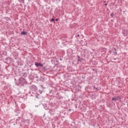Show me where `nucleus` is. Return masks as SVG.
<instances>
[{"mask_svg":"<svg viewBox=\"0 0 128 128\" xmlns=\"http://www.w3.org/2000/svg\"><path fill=\"white\" fill-rule=\"evenodd\" d=\"M26 34H28V32H24V31H23L21 32V34L22 36H26Z\"/></svg>","mask_w":128,"mask_h":128,"instance_id":"nucleus-15","label":"nucleus"},{"mask_svg":"<svg viewBox=\"0 0 128 128\" xmlns=\"http://www.w3.org/2000/svg\"><path fill=\"white\" fill-rule=\"evenodd\" d=\"M110 17H111V18H114V14L112 12V13L110 14Z\"/></svg>","mask_w":128,"mask_h":128,"instance_id":"nucleus-23","label":"nucleus"},{"mask_svg":"<svg viewBox=\"0 0 128 128\" xmlns=\"http://www.w3.org/2000/svg\"><path fill=\"white\" fill-rule=\"evenodd\" d=\"M35 98H40V94H37L35 96Z\"/></svg>","mask_w":128,"mask_h":128,"instance_id":"nucleus-19","label":"nucleus"},{"mask_svg":"<svg viewBox=\"0 0 128 128\" xmlns=\"http://www.w3.org/2000/svg\"><path fill=\"white\" fill-rule=\"evenodd\" d=\"M5 62V64H6V62Z\"/></svg>","mask_w":128,"mask_h":128,"instance_id":"nucleus-41","label":"nucleus"},{"mask_svg":"<svg viewBox=\"0 0 128 128\" xmlns=\"http://www.w3.org/2000/svg\"><path fill=\"white\" fill-rule=\"evenodd\" d=\"M56 22H58V18H56Z\"/></svg>","mask_w":128,"mask_h":128,"instance_id":"nucleus-32","label":"nucleus"},{"mask_svg":"<svg viewBox=\"0 0 128 128\" xmlns=\"http://www.w3.org/2000/svg\"><path fill=\"white\" fill-rule=\"evenodd\" d=\"M51 22H54V18H52L51 19Z\"/></svg>","mask_w":128,"mask_h":128,"instance_id":"nucleus-29","label":"nucleus"},{"mask_svg":"<svg viewBox=\"0 0 128 128\" xmlns=\"http://www.w3.org/2000/svg\"><path fill=\"white\" fill-rule=\"evenodd\" d=\"M30 94H32V92H29L27 94V95L28 96H30Z\"/></svg>","mask_w":128,"mask_h":128,"instance_id":"nucleus-21","label":"nucleus"},{"mask_svg":"<svg viewBox=\"0 0 128 128\" xmlns=\"http://www.w3.org/2000/svg\"><path fill=\"white\" fill-rule=\"evenodd\" d=\"M72 110V109H68V112H70Z\"/></svg>","mask_w":128,"mask_h":128,"instance_id":"nucleus-34","label":"nucleus"},{"mask_svg":"<svg viewBox=\"0 0 128 128\" xmlns=\"http://www.w3.org/2000/svg\"><path fill=\"white\" fill-rule=\"evenodd\" d=\"M122 100V98L120 96H118L116 98L114 96V98H112V100L114 102H116V100Z\"/></svg>","mask_w":128,"mask_h":128,"instance_id":"nucleus-5","label":"nucleus"},{"mask_svg":"<svg viewBox=\"0 0 128 128\" xmlns=\"http://www.w3.org/2000/svg\"><path fill=\"white\" fill-rule=\"evenodd\" d=\"M20 2H24V0H18Z\"/></svg>","mask_w":128,"mask_h":128,"instance_id":"nucleus-22","label":"nucleus"},{"mask_svg":"<svg viewBox=\"0 0 128 128\" xmlns=\"http://www.w3.org/2000/svg\"><path fill=\"white\" fill-rule=\"evenodd\" d=\"M2 54H3L4 56H6V52H2Z\"/></svg>","mask_w":128,"mask_h":128,"instance_id":"nucleus-24","label":"nucleus"},{"mask_svg":"<svg viewBox=\"0 0 128 128\" xmlns=\"http://www.w3.org/2000/svg\"><path fill=\"white\" fill-rule=\"evenodd\" d=\"M36 78H38V76H36Z\"/></svg>","mask_w":128,"mask_h":128,"instance_id":"nucleus-37","label":"nucleus"},{"mask_svg":"<svg viewBox=\"0 0 128 128\" xmlns=\"http://www.w3.org/2000/svg\"><path fill=\"white\" fill-rule=\"evenodd\" d=\"M19 84H21L22 86H24V84H28V81L24 78H20L18 79Z\"/></svg>","mask_w":128,"mask_h":128,"instance_id":"nucleus-1","label":"nucleus"},{"mask_svg":"<svg viewBox=\"0 0 128 128\" xmlns=\"http://www.w3.org/2000/svg\"><path fill=\"white\" fill-rule=\"evenodd\" d=\"M34 64L36 68H41L42 66H44V64L40 62H35Z\"/></svg>","mask_w":128,"mask_h":128,"instance_id":"nucleus-4","label":"nucleus"},{"mask_svg":"<svg viewBox=\"0 0 128 128\" xmlns=\"http://www.w3.org/2000/svg\"><path fill=\"white\" fill-rule=\"evenodd\" d=\"M51 62H52V64H54V60H51Z\"/></svg>","mask_w":128,"mask_h":128,"instance_id":"nucleus-27","label":"nucleus"},{"mask_svg":"<svg viewBox=\"0 0 128 128\" xmlns=\"http://www.w3.org/2000/svg\"><path fill=\"white\" fill-rule=\"evenodd\" d=\"M106 6H108V4H104Z\"/></svg>","mask_w":128,"mask_h":128,"instance_id":"nucleus-36","label":"nucleus"},{"mask_svg":"<svg viewBox=\"0 0 128 128\" xmlns=\"http://www.w3.org/2000/svg\"><path fill=\"white\" fill-rule=\"evenodd\" d=\"M114 56H116L118 54V52H116V48H114Z\"/></svg>","mask_w":128,"mask_h":128,"instance_id":"nucleus-16","label":"nucleus"},{"mask_svg":"<svg viewBox=\"0 0 128 128\" xmlns=\"http://www.w3.org/2000/svg\"><path fill=\"white\" fill-rule=\"evenodd\" d=\"M94 88H96V90H100V88L94 87Z\"/></svg>","mask_w":128,"mask_h":128,"instance_id":"nucleus-20","label":"nucleus"},{"mask_svg":"<svg viewBox=\"0 0 128 128\" xmlns=\"http://www.w3.org/2000/svg\"><path fill=\"white\" fill-rule=\"evenodd\" d=\"M53 92H54V90H51L50 91V94H54Z\"/></svg>","mask_w":128,"mask_h":128,"instance_id":"nucleus-26","label":"nucleus"},{"mask_svg":"<svg viewBox=\"0 0 128 128\" xmlns=\"http://www.w3.org/2000/svg\"><path fill=\"white\" fill-rule=\"evenodd\" d=\"M29 96H34L32 94H30Z\"/></svg>","mask_w":128,"mask_h":128,"instance_id":"nucleus-30","label":"nucleus"},{"mask_svg":"<svg viewBox=\"0 0 128 128\" xmlns=\"http://www.w3.org/2000/svg\"><path fill=\"white\" fill-rule=\"evenodd\" d=\"M73 122V124H76V122Z\"/></svg>","mask_w":128,"mask_h":128,"instance_id":"nucleus-39","label":"nucleus"},{"mask_svg":"<svg viewBox=\"0 0 128 128\" xmlns=\"http://www.w3.org/2000/svg\"><path fill=\"white\" fill-rule=\"evenodd\" d=\"M60 60H62V58H60Z\"/></svg>","mask_w":128,"mask_h":128,"instance_id":"nucleus-35","label":"nucleus"},{"mask_svg":"<svg viewBox=\"0 0 128 128\" xmlns=\"http://www.w3.org/2000/svg\"><path fill=\"white\" fill-rule=\"evenodd\" d=\"M24 68H26V70H27L28 71L29 70V69H28V66H24Z\"/></svg>","mask_w":128,"mask_h":128,"instance_id":"nucleus-25","label":"nucleus"},{"mask_svg":"<svg viewBox=\"0 0 128 128\" xmlns=\"http://www.w3.org/2000/svg\"><path fill=\"white\" fill-rule=\"evenodd\" d=\"M36 82H42V77H40V79H38V78L37 79H36Z\"/></svg>","mask_w":128,"mask_h":128,"instance_id":"nucleus-17","label":"nucleus"},{"mask_svg":"<svg viewBox=\"0 0 128 128\" xmlns=\"http://www.w3.org/2000/svg\"><path fill=\"white\" fill-rule=\"evenodd\" d=\"M18 94L19 95V96H20V98H24V93H22L21 92H19L18 93Z\"/></svg>","mask_w":128,"mask_h":128,"instance_id":"nucleus-14","label":"nucleus"},{"mask_svg":"<svg viewBox=\"0 0 128 128\" xmlns=\"http://www.w3.org/2000/svg\"><path fill=\"white\" fill-rule=\"evenodd\" d=\"M27 65L29 68H32L34 66V62H27Z\"/></svg>","mask_w":128,"mask_h":128,"instance_id":"nucleus-9","label":"nucleus"},{"mask_svg":"<svg viewBox=\"0 0 128 128\" xmlns=\"http://www.w3.org/2000/svg\"><path fill=\"white\" fill-rule=\"evenodd\" d=\"M56 98L58 100H62V98H64V97H62L60 94H57V96H56Z\"/></svg>","mask_w":128,"mask_h":128,"instance_id":"nucleus-10","label":"nucleus"},{"mask_svg":"<svg viewBox=\"0 0 128 128\" xmlns=\"http://www.w3.org/2000/svg\"><path fill=\"white\" fill-rule=\"evenodd\" d=\"M21 76H22L23 78H26L28 76V73L24 72H22V74H20Z\"/></svg>","mask_w":128,"mask_h":128,"instance_id":"nucleus-12","label":"nucleus"},{"mask_svg":"<svg viewBox=\"0 0 128 128\" xmlns=\"http://www.w3.org/2000/svg\"><path fill=\"white\" fill-rule=\"evenodd\" d=\"M77 58H78V62H82V60H84L82 58H80V57L78 56H77Z\"/></svg>","mask_w":128,"mask_h":128,"instance_id":"nucleus-13","label":"nucleus"},{"mask_svg":"<svg viewBox=\"0 0 128 128\" xmlns=\"http://www.w3.org/2000/svg\"><path fill=\"white\" fill-rule=\"evenodd\" d=\"M46 88L44 86L41 85L40 86L39 90H38V92L40 94H42V92H44V90Z\"/></svg>","mask_w":128,"mask_h":128,"instance_id":"nucleus-3","label":"nucleus"},{"mask_svg":"<svg viewBox=\"0 0 128 128\" xmlns=\"http://www.w3.org/2000/svg\"><path fill=\"white\" fill-rule=\"evenodd\" d=\"M40 70H42V72H46V66H43L40 68Z\"/></svg>","mask_w":128,"mask_h":128,"instance_id":"nucleus-7","label":"nucleus"},{"mask_svg":"<svg viewBox=\"0 0 128 128\" xmlns=\"http://www.w3.org/2000/svg\"><path fill=\"white\" fill-rule=\"evenodd\" d=\"M92 70H94V72H96V74L98 73V71L96 70V69H92Z\"/></svg>","mask_w":128,"mask_h":128,"instance_id":"nucleus-28","label":"nucleus"},{"mask_svg":"<svg viewBox=\"0 0 128 128\" xmlns=\"http://www.w3.org/2000/svg\"><path fill=\"white\" fill-rule=\"evenodd\" d=\"M42 106H43L44 110H48V104H42Z\"/></svg>","mask_w":128,"mask_h":128,"instance_id":"nucleus-11","label":"nucleus"},{"mask_svg":"<svg viewBox=\"0 0 128 128\" xmlns=\"http://www.w3.org/2000/svg\"><path fill=\"white\" fill-rule=\"evenodd\" d=\"M6 60L7 62H8V60H10V58L8 57L6 58Z\"/></svg>","mask_w":128,"mask_h":128,"instance_id":"nucleus-18","label":"nucleus"},{"mask_svg":"<svg viewBox=\"0 0 128 128\" xmlns=\"http://www.w3.org/2000/svg\"><path fill=\"white\" fill-rule=\"evenodd\" d=\"M30 90L32 92V94H34V92H38V86H36V85H32L30 86Z\"/></svg>","mask_w":128,"mask_h":128,"instance_id":"nucleus-2","label":"nucleus"},{"mask_svg":"<svg viewBox=\"0 0 128 128\" xmlns=\"http://www.w3.org/2000/svg\"><path fill=\"white\" fill-rule=\"evenodd\" d=\"M78 36H80V34H78L77 36H76V38H78Z\"/></svg>","mask_w":128,"mask_h":128,"instance_id":"nucleus-31","label":"nucleus"},{"mask_svg":"<svg viewBox=\"0 0 128 128\" xmlns=\"http://www.w3.org/2000/svg\"><path fill=\"white\" fill-rule=\"evenodd\" d=\"M94 100H96V97L94 98Z\"/></svg>","mask_w":128,"mask_h":128,"instance_id":"nucleus-40","label":"nucleus"},{"mask_svg":"<svg viewBox=\"0 0 128 128\" xmlns=\"http://www.w3.org/2000/svg\"><path fill=\"white\" fill-rule=\"evenodd\" d=\"M114 60H116V58H114Z\"/></svg>","mask_w":128,"mask_h":128,"instance_id":"nucleus-38","label":"nucleus"},{"mask_svg":"<svg viewBox=\"0 0 128 128\" xmlns=\"http://www.w3.org/2000/svg\"><path fill=\"white\" fill-rule=\"evenodd\" d=\"M104 2H106V1H104Z\"/></svg>","mask_w":128,"mask_h":128,"instance_id":"nucleus-42","label":"nucleus"},{"mask_svg":"<svg viewBox=\"0 0 128 128\" xmlns=\"http://www.w3.org/2000/svg\"><path fill=\"white\" fill-rule=\"evenodd\" d=\"M22 123L24 124H25V126H28V124H30V121L28 120H23L22 121Z\"/></svg>","mask_w":128,"mask_h":128,"instance_id":"nucleus-6","label":"nucleus"},{"mask_svg":"<svg viewBox=\"0 0 128 128\" xmlns=\"http://www.w3.org/2000/svg\"><path fill=\"white\" fill-rule=\"evenodd\" d=\"M52 111H50V110L49 112H49V114H52V112H51Z\"/></svg>","mask_w":128,"mask_h":128,"instance_id":"nucleus-33","label":"nucleus"},{"mask_svg":"<svg viewBox=\"0 0 128 128\" xmlns=\"http://www.w3.org/2000/svg\"><path fill=\"white\" fill-rule=\"evenodd\" d=\"M16 62H17L18 66H24V61H22V60L17 61Z\"/></svg>","mask_w":128,"mask_h":128,"instance_id":"nucleus-8","label":"nucleus"}]
</instances>
